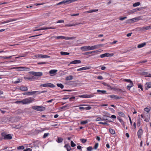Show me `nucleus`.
<instances>
[{"instance_id":"f257e3e1","label":"nucleus","mask_w":151,"mask_h":151,"mask_svg":"<svg viewBox=\"0 0 151 151\" xmlns=\"http://www.w3.org/2000/svg\"><path fill=\"white\" fill-rule=\"evenodd\" d=\"M30 74L34 75L36 78V79L38 78V77L41 76L42 75V73L41 72H35L34 71H31L29 72Z\"/></svg>"},{"instance_id":"f03ea898","label":"nucleus","mask_w":151,"mask_h":151,"mask_svg":"<svg viewBox=\"0 0 151 151\" xmlns=\"http://www.w3.org/2000/svg\"><path fill=\"white\" fill-rule=\"evenodd\" d=\"M34 99L32 97H29L23 99L24 104H28L31 103L34 101Z\"/></svg>"},{"instance_id":"7ed1b4c3","label":"nucleus","mask_w":151,"mask_h":151,"mask_svg":"<svg viewBox=\"0 0 151 151\" xmlns=\"http://www.w3.org/2000/svg\"><path fill=\"white\" fill-rule=\"evenodd\" d=\"M32 108L36 110L39 111H44L45 110V107H43V106H34L32 107Z\"/></svg>"},{"instance_id":"20e7f679","label":"nucleus","mask_w":151,"mask_h":151,"mask_svg":"<svg viewBox=\"0 0 151 151\" xmlns=\"http://www.w3.org/2000/svg\"><path fill=\"white\" fill-rule=\"evenodd\" d=\"M40 86L45 87H50L52 88L55 87V86L54 84L50 83L42 84L40 85Z\"/></svg>"},{"instance_id":"39448f33","label":"nucleus","mask_w":151,"mask_h":151,"mask_svg":"<svg viewBox=\"0 0 151 151\" xmlns=\"http://www.w3.org/2000/svg\"><path fill=\"white\" fill-rule=\"evenodd\" d=\"M114 55L113 53H107L104 54H102L100 55L101 58H103L105 57H111Z\"/></svg>"},{"instance_id":"423d86ee","label":"nucleus","mask_w":151,"mask_h":151,"mask_svg":"<svg viewBox=\"0 0 151 151\" xmlns=\"http://www.w3.org/2000/svg\"><path fill=\"white\" fill-rule=\"evenodd\" d=\"M52 37L55 38L56 39H65L66 40H69V37H64L62 36H53Z\"/></svg>"},{"instance_id":"0eeeda50","label":"nucleus","mask_w":151,"mask_h":151,"mask_svg":"<svg viewBox=\"0 0 151 151\" xmlns=\"http://www.w3.org/2000/svg\"><path fill=\"white\" fill-rule=\"evenodd\" d=\"M143 8H137L134 9L129 11V13L130 14H132L137 11H140L142 10Z\"/></svg>"},{"instance_id":"6e6552de","label":"nucleus","mask_w":151,"mask_h":151,"mask_svg":"<svg viewBox=\"0 0 151 151\" xmlns=\"http://www.w3.org/2000/svg\"><path fill=\"white\" fill-rule=\"evenodd\" d=\"M2 135V136L4 137V139H11L12 138V136L11 134H8Z\"/></svg>"},{"instance_id":"1a4fd4ad","label":"nucleus","mask_w":151,"mask_h":151,"mask_svg":"<svg viewBox=\"0 0 151 151\" xmlns=\"http://www.w3.org/2000/svg\"><path fill=\"white\" fill-rule=\"evenodd\" d=\"M94 96V95L93 94H91L89 95L86 94L85 95H81L79 97L81 98H89L92 97Z\"/></svg>"},{"instance_id":"9d476101","label":"nucleus","mask_w":151,"mask_h":151,"mask_svg":"<svg viewBox=\"0 0 151 151\" xmlns=\"http://www.w3.org/2000/svg\"><path fill=\"white\" fill-rule=\"evenodd\" d=\"M81 49L83 51L90 50V46H86L81 47Z\"/></svg>"},{"instance_id":"9b49d317","label":"nucleus","mask_w":151,"mask_h":151,"mask_svg":"<svg viewBox=\"0 0 151 151\" xmlns=\"http://www.w3.org/2000/svg\"><path fill=\"white\" fill-rule=\"evenodd\" d=\"M18 68L19 69V70L20 71H27L30 70L29 68L26 67H18Z\"/></svg>"},{"instance_id":"f8f14e48","label":"nucleus","mask_w":151,"mask_h":151,"mask_svg":"<svg viewBox=\"0 0 151 151\" xmlns=\"http://www.w3.org/2000/svg\"><path fill=\"white\" fill-rule=\"evenodd\" d=\"M143 133V131L141 128H140L137 132V135L139 138H140Z\"/></svg>"},{"instance_id":"ddd939ff","label":"nucleus","mask_w":151,"mask_h":151,"mask_svg":"<svg viewBox=\"0 0 151 151\" xmlns=\"http://www.w3.org/2000/svg\"><path fill=\"white\" fill-rule=\"evenodd\" d=\"M109 96L112 99H122V97L120 96H117L116 95H111Z\"/></svg>"},{"instance_id":"4468645a","label":"nucleus","mask_w":151,"mask_h":151,"mask_svg":"<svg viewBox=\"0 0 151 151\" xmlns=\"http://www.w3.org/2000/svg\"><path fill=\"white\" fill-rule=\"evenodd\" d=\"M73 2H72V0H67L66 1H62L60 2V5L63 4H68Z\"/></svg>"},{"instance_id":"2eb2a0df","label":"nucleus","mask_w":151,"mask_h":151,"mask_svg":"<svg viewBox=\"0 0 151 151\" xmlns=\"http://www.w3.org/2000/svg\"><path fill=\"white\" fill-rule=\"evenodd\" d=\"M47 129V128H41L40 129H37L35 130V132L36 134H38L40 133L43 131H44L45 130Z\"/></svg>"},{"instance_id":"dca6fc26","label":"nucleus","mask_w":151,"mask_h":151,"mask_svg":"<svg viewBox=\"0 0 151 151\" xmlns=\"http://www.w3.org/2000/svg\"><path fill=\"white\" fill-rule=\"evenodd\" d=\"M141 74L145 77H151V74H150L149 73L143 71L142 72Z\"/></svg>"},{"instance_id":"f3484780","label":"nucleus","mask_w":151,"mask_h":151,"mask_svg":"<svg viewBox=\"0 0 151 151\" xmlns=\"http://www.w3.org/2000/svg\"><path fill=\"white\" fill-rule=\"evenodd\" d=\"M91 68L90 66L84 67H83L81 68L78 69L77 70V71H81V70H87V69H89Z\"/></svg>"},{"instance_id":"a211bd4d","label":"nucleus","mask_w":151,"mask_h":151,"mask_svg":"<svg viewBox=\"0 0 151 151\" xmlns=\"http://www.w3.org/2000/svg\"><path fill=\"white\" fill-rule=\"evenodd\" d=\"M98 52H99V51L98 50H97L96 51H92L87 52H85L84 53H83V54L86 55H88L89 54H90L92 53H97Z\"/></svg>"},{"instance_id":"6ab92c4d","label":"nucleus","mask_w":151,"mask_h":151,"mask_svg":"<svg viewBox=\"0 0 151 151\" xmlns=\"http://www.w3.org/2000/svg\"><path fill=\"white\" fill-rule=\"evenodd\" d=\"M17 20V19H10L9 20L6 21H4L3 22H2L1 23V24H4L6 23H7L10 22H13L16 20Z\"/></svg>"},{"instance_id":"aec40b11","label":"nucleus","mask_w":151,"mask_h":151,"mask_svg":"<svg viewBox=\"0 0 151 151\" xmlns=\"http://www.w3.org/2000/svg\"><path fill=\"white\" fill-rule=\"evenodd\" d=\"M81 63V60H74L73 61L70 62V64H69L68 65H69L70 64H76L78 63Z\"/></svg>"},{"instance_id":"412c9836","label":"nucleus","mask_w":151,"mask_h":151,"mask_svg":"<svg viewBox=\"0 0 151 151\" xmlns=\"http://www.w3.org/2000/svg\"><path fill=\"white\" fill-rule=\"evenodd\" d=\"M19 89L20 90L22 91H26L28 90V88L24 86L20 87Z\"/></svg>"},{"instance_id":"4be33fe9","label":"nucleus","mask_w":151,"mask_h":151,"mask_svg":"<svg viewBox=\"0 0 151 151\" xmlns=\"http://www.w3.org/2000/svg\"><path fill=\"white\" fill-rule=\"evenodd\" d=\"M22 94L24 95H33V91L27 92L24 93H23Z\"/></svg>"},{"instance_id":"5701e85b","label":"nucleus","mask_w":151,"mask_h":151,"mask_svg":"<svg viewBox=\"0 0 151 151\" xmlns=\"http://www.w3.org/2000/svg\"><path fill=\"white\" fill-rule=\"evenodd\" d=\"M90 50H93L99 48V46L98 45H95L92 46H90Z\"/></svg>"},{"instance_id":"b1692460","label":"nucleus","mask_w":151,"mask_h":151,"mask_svg":"<svg viewBox=\"0 0 151 151\" xmlns=\"http://www.w3.org/2000/svg\"><path fill=\"white\" fill-rule=\"evenodd\" d=\"M146 45V42H143L142 43L140 44H139L137 46V47L138 48H142L144 46H145Z\"/></svg>"},{"instance_id":"393cba45","label":"nucleus","mask_w":151,"mask_h":151,"mask_svg":"<svg viewBox=\"0 0 151 151\" xmlns=\"http://www.w3.org/2000/svg\"><path fill=\"white\" fill-rule=\"evenodd\" d=\"M24 78L25 79H28L30 81H32V79H36V77H35V76H32V77H25Z\"/></svg>"},{"instance_id":"a878e982","label":"nucleus","mask_w":151,"mask_h":151,"mask_svg":"<svg viewBox=\"0 0 151 151\" xmlns=\"http://www.w3.org/2000/svg\"><path fill=\"white\" fill-rule=\"evenodd\" d=\"M63 140V138L62 137H58L56 140V141L58 143H60L62 142Z\"/></svg>"},{"instance_id":"bb28decb","label":"nucleus","mask_w":151,"mask_h":151,"mask_svg":"<svg viewBox=\"0 0 151 151\" xmlns=\"http://www.w3.org/2000/svg\"><path fill=\"white\" fill-rule=\"evenodd\" d=\"M133 83L132 82L130 83L129 85L127 86V89L128 90H130L131 88L132 87Z\"/></svg>"},{"instance_id":"cd10ccee","label":"nucleus","mask_w":151,"mask_h":151,"mask_svg":"<svg viewBox=\"0 0 151 151\" xmlns=\"http://www.w3.org/2000/svg\"><path fill=\"white\" fill-rule=\"evenodd\" d=\"M57 71V70H52L49 71V73L51 74L54 75L56 72Z\"/></svg>"},{"instance_id":"c85d7f7f","label":"nucleus","mask_w":151,"mask_h":151,"mask_svg":"<svg viewBox=\"0 0 151 151\" xmlns=\"http://www.w3.org/2000/svg\"><path fill=\"white\" fill-rule=\"evenodd\" d=\"M117 119L122 124H124V122L123 121V120L121 119V117H120L119 116H118L117 117Z\"/></svg>"},{"instance_id":"c756f323","label":"nucleus","mask_w":151,"mask_h":151,"mask_svg":"<svg viewBox=\"0 0 151 151\" xmlns=\"http://www.w3.org/2000/svg\"><path fill=\"white\" fill-rule=\"evenodd\" d=\"M150 29V26H147L145 27H143L141 29V30H147Z\"/></svg>"},{"instance_id":"7c9ffc66","label":"nucleus","mask_w":151,"mask_h":151,"mask_svg":"<svg viewBox=\"0 0 151 151\" xmlns=\"http://www.w3.org/2000/svg\"><path fill=\"white\" fill-rule=\"evenodd\" d=\"M109 132L112 134H114L115 133V132L113 129H109Z\"/></svg>"},{"instance_id":"2f4dec72","label":"nucleus","mask_w":151,"mask_h":151,"mask_svg":"<svg viewBox=\"0 0 151 151\" xmlns=\"http://www.w3.org/2000/svg\"><path fill=\"white\" fill-rule=\"evenodd\" d=\"M56 86L60 88L63 89L64 88V86L61 83H57L56 84Z\"/></svg>"},{"instance_id":"473e14b6","label":"nucleus","mask_w":151,"mask_h":151,"mask_svg":"<svg viewBox=\"0 0 151 151\" xmlns=\"http://www.w3.org/2000/svg\"><path fill=\"white\" fill-rule=\"evenodd\" d=\"M97 92H101L102 94H104L106 93V91L105 90H97Z\"/></svg>"},{"instance_id":"72a5a7b5","label":"nucleus","mask_w":151,"mask_h":151,"mask_svg":"<svg viewBox=\"0 0 151 151\" xmlns=\"http://www.w3.org/2000/svg\"><path fill=\"white\" fill-rule=\"evenodd\" d=\"M73 79V76H67L66 78V79L67 80H71Z\"/></svg>"},{"instance_id":"f704fd0d","label":"nucleus","mask_w":151,"mask_h":151,"mask_svg":"<svg viewBox=\"0 0 151 151\" xmlns=\"http://www.w3.org/2000/svg\"><path fill=\"white\" fill-rule=\"evenodd\" d=\"M140 122H141L140 119L139 118L138 119H137V126L138 127H139L140 125Z\"/></svg>"},{"instance_id":"c9c22d12","label":"nucleus","mask_w":151,"mask_h":151,"mask_svg":"<svg viewBox=\"0 0 151 151\" xmlns=\"http://www.w3.org/2000/svg\"><path fill=\"white\" fill-rule=\"evenodd\" d=\"M60 54L62 55H68L69 54V53L68 52H60Z\"/></svg>"},{"instance_id":"e433bc0d","label":"nucleus","mask_w":151,"mask_h":151,"mask_svg":"<svg viewBox=\"0 0 151 151\" xmlns=\"http://www.w3.org/2000/svg\"><path fill=\"white\" fill-rule=\"evenodd\" d=\"M118 114L119 116L122 117H124L125 116V115L122 112H118Z\"/></svg>"},{"instance_id":"4c0bfd02","label":"nucleus","mask_w":151,"mask_h":151,"mask_svg":"<svg viewBox=\"0 0 151 151\" xmlns=\"http://www.w3.org/2000/svg\"><path fill=\"white\" fill-rule=\"evenodd\" d=\"M140 4V3L139 2H136L133 4V6L134 7H136L137 6L139 5Z\"/></svg>"},{"instance_id":"58836bf2","label":"nucleus","mask_w":151,"mask_h":151,"mask_svg":"<svg viewBox=\"0 0 151 151\" xmlns=\"http://www.w3.org/2000/svg\"><path fill=\"white\" fill-rule=\"evenodd\" d=\"M68 105H66L60 107V109H68Z\"/></svg>"},{"instance_id":"ea45409f","label":"nucleus","mask_w":151,"mask_h":151,"mask_svg":"<svg viewBox=\"0 0 151 151\" xmlns=\"http://www.w3.org/2000/svg\"><path fill=\"white\" fill-rule=\"evenodd\" d=\"M146 85L147 86V87L148 88H151V82L147 83Z\"/></svg>"},{"instance_id":"a19ab883","label":"nucleus","mask_w":151,"mask_h":151,"mask_svg":"<svg viewBox=\"0 0 151 151\" xmlns=\"http://www.w3.org/2000/svg\"><path fill=\"white\" fill-rule=\"evenodd\" d=\"M80 141L83 143H84L86 142L87 141V140L86 139H80Z\"/></svg>"},{"instance_id":"79ce46f5","label":"nucleus","mask_w":151,"mask_h":151,"mask_svg":"<svg viewBox=\"0 0 151 151\" xmlns=\"http://www.w3.org/2000/svg\"><path fill=\"white\" fill-rule=\"evenodd\" d=\"M144 110L145 111H146L148 113L150 112V108H148L147 107H146L144 109Z\"/></svg>"},{"instance_id":"37998d69","label":"nucleus","mask_w":151,"mask_h":151,"mask_svg":"<svg viewBox=\"0 0 151 151\" xmlns=\"http://www.w3.org/2000/svg\"><path fill=\"white\" fill-rule=\"evenodd\" d=\"M49 133H45L43 136V138H45L49 135Z\"/></svg>"},{"instance_id":"c03bdc74","label":"nucleus","mask_w":151,"mask_h":151,"mask_svg":"<svg viewBox=\"0 0 151 151\" xmlns=\"http://www.w3.org/2000/svg\"><path fill=\"white\" fill-rule=\"evenodd\" d=\"M22 82V80L20 79H18V80L14 82V83H18Z\"/></svg>"},{"instance_id":"a18cd8bd","label":"nucleus","mask_w":151,"mask_h":151,"mask_svg":"<svg viewBox=\"0 0 151 151\" xmlns=\"http://www.w3.org/2000/svg\"><path fill=\"white\" fill-rule=\"evenodd\" d=\"M24 147L23 146H19L17 148L18 150H23L24 149Z\"/></svg>"},{"instance_id":"49530a36","label":"nucleus","mask_w":151,"mask_h":151,"mask_svg":"<svg viewBox=\"0 0 151 151\" xmlns=\"http://www.w3.org/2000/svg\"><path fill=\"white\" fill-rule=\"evenodd\" d=\"M138 88H140L142 91L143 90L142 86L141 85V84H138Z\"/></svg>"},{"instance_id":"de8ad7c7","label":"nucleus","mask_w":151,"mask_h":151,"mask_svg":"<svg viewBox=\"0 0 151 151\" xmlns=\"http://www.w3.org/2000/svg\"><path fill=\"white\" fill-rule=\"evenodd\" d=\"M33 94H35V93H36L37 94H39L40 93H41V92H40V91H33Z\"/></svg>"},{"instance_id":"09e8293b","label":"nucleus","mask_w":151,"mask_h":151,"mask_svg":"<svg viewBox=\"0 0 151 151\" xmlns=\"http://www.w3.org/2000/svg\"><path fill=\"white\" fill-rule=\"evenodd\" d=\"M70 143H71V146L72 147H75L76 146V145L73 142L71 141V142H70Z\"/></svg>"},{"instance_id":"8fccbe9b","label":"nucleus","mask_w":151,"mask_h":151,"mask_svg":"<svg viewBox=\"0 0 151 151\" xmlns=\"http://www.w3.org/2000/svg\"><path fill=\"white\" fill-rule=\"evenodd\" d=\"M99 124H103L104 125H109V124H108L106 122H99L98 123Z\"/></svg>"},{"instance_id":"3c124183","label":"nucleus","mask_w":151,"mask_h":151,"mask_svg":"<svg viewBox=\"0 0 151 151\" xmlns=\"http://www.w3.org/2000/svg\"><path fill=\"white\" fill-rule=\"evenodd\" d=\"M110 114L109 113H106V115H104L103 116H104V117H109L110 118Z\"/></svg>"},{"instance_id":"603ef678","label":"nucleus","mask_w":151,"mask_h":151,"mask_svg":"<svg viewBox=\"0 0 151 151\" xmlns=\"http://www.w3.org/2000/svg\"><path fill=\"white\" fill-rule=\"evenodd\" d=\"M50 57V56L46 55H42V58H47Z\"/></svg>"},{"instance_id":"864d4df0","label":"nucleus","mask_w":151,"mask_h":151,"mask_svg":"<svg viewBox=\"0 0 151 151\" xmlns=\"http://www.w3.org/2000/svg\"><path fill=\"white\" fill-rule=\"evenodd\" d=\"M93 149V148L91 147H89L87 148V151H91Z\"/></svg>"},{"instance_id":"5fc2aeb1","label":"nucleus","mask_w":151,"mask_h":151,"mask_svg":"<svg viewBox=\"0 0 151 151\" xmlns=\"http://www.w3.org/2000/svg\"><path fill=\"white\" fill-rule=\"evenodd\" d=\"M16 103H22L23 104H24V102L23 99L21 101H16Z\"/></svg>"},{"instance_id":"6e6d98bb","label":"nucleus","mask_w":151,"mask_h":151,"mask_svg":"<svg viewBox=\"0 0 151 151\" xmlns=\"http://www.w3.org/2000/svg\"><path fill=\"white\" fill-rule=\"evenodd\" d=\"M124 81L128 83H131L132 81L130 79H124Z\"/></svg>"},{"instance_id":"4d7b16f0","label":"nucleus","mask_w":151,"mask_h":151,"mask_svg":"<svg viewBox=\"0 0 151 151\" xmlns=\"http://www.w3.org/2000/svg\"><path fill=\"white\" fill-rule=\"evenodd\" d=\"M104 85L105 86H107V87L109 89H113V88H112L110 85L107 84H106H106H104Z\"/></svg>"},{"instance_id":"13d9d810","label":"nucleus","mask_w":151,"mask_h":151,"mask_svg":"<svg viewBox=\"0 0 151 151\" xmlns=\"http://www.w3.org/2000/svg\"><path fill=\"white\" fill-rule=\"evenodd\" d=\"M88 123V122L86 120L82 121L81 122V124H86Z\"/></svg>"},{"instance_id":"bf43d9fd","label":"nucleus","mask_w":151,"mask_h":151,"mask_svg":"<svg viewBox=\"0 0 151 151\" xmlns=\"http://www.w3.org/2000/svg\"><path fill=\"white\" fill-rule=\"evenodd\" d=\"M85 109L86 110H90L91 109V107L90 106H87L86 107H85Z\"/></svg>"},{"instance_id":"052dcab7","label":"nucleus","mask_w":151,"mask_h":151,"mask_svg":"<svg viewBox=\"0 0 151 151\" xmlns=\"http://www.w3.org/2000/svg\"><path fill=\"white\" fill-rule=\"evenodd\" d=\"M132 21H133L134 22H135L136 20H139L138 19V18L137 17L135 18H133L131 19Z\"/></svg>"},{"instance_id":"680f3d73","label":"nucleus","mask_w":151,"mask_h":151,"mask_svg":"<svg viewBox=\"0 0 151 151\" xmlns=\"http://www.w3.org/2000/svg\"><path fill=\"white\" fill-rule=\"evenodd\" d=\"M102 120V119L101 118V117H98L96 119V121L97 122V121H101Z\"/></svg>"},{"instance_id":"e2e57ef3","label":"nucleus","mask_w":151,"mask_h":151,"mask_svg":"<svg viewBox=\"0 0 151 151\" xmlns=\"http://www.w3.org/2000/svg\"><path fill=\"white\" fill-rule=\"evenodd\" d=\"M82 148L83 147L80 145H78L77 146V148L81 150H82Z\"/></svg>"},{"instance_id":"0e129e2a","label":"nucleus","mask_w":151,"mask_h":151,"mask_svg":"<svg viewBox=\"0 0 151 151\" xmlns=\"http://www.w3.org/2000/svg\"><path fill=\"white\" fill-rule=\"evenodd\" d=\"M99 144L98 143H96L94 146V148L95 149H96L98 146Z\"/></svg>"},{"instance_id":"69168bd1","label":"nucleus","mask_w":151,"mask_h":151,"mask_svg":"<svg viewBox=\"0 0 151 151\" xmlns=\"http://www.w3.org/2000/svg\"><path fill=\"white\" fill-rule=\"evenodd\" d=\"M97 79H99V80H102L103 78L102 76H99L97 77Z\"/></svg>"},{"instance_id":"338daca9","label":"nucleus","mask_w":151,"mask_h":151,"mask_svg":"<svg viewBox=\"0 0 151 151\" xmlns=\"http://www.w3.org/2000/svg\"><path fill=\"white\" fill-rule=\"evenodd\" d=\"M68 148L67 150V151H70L71 150H72L74 148H71L70 146L69 145L68 147Z\"/></svg>"},{"instance_id":"774afa93","label":"nucleus","mask_w":151,"mask_h":151,"mask_svg":"<svg viewBox=\"0 0 151 151\" xmlns=\"http://www.w3.org/2000/svg\"><path fill=\"white\" fill-rule=\"evenodd\" d=\"M32 150L31 148H27L24 150V151H31Z\"/></svg>"}]
</instances>
